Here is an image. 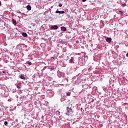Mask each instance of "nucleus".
<instances>
[{"instance_id":"8","label":"nucleus","mask_w":128,"mask_h":128,"mask_svg":"<svg viewBox=\"0 0 128 128\" xmlns=\"http://www.w3.org/2000/svg\"><path fill=\"white\" fill-rule=\"evenodd\" d=\"M56 14H64V11L56 10Z\"/></svg>"},{"instance_id":"31","label":"nucleus","mask_w":128,"mask_h":128,"mask_svg":"<svg viewBox=\"0 0 128 128\" xmlns=\"http://www.w3.org/2000/svg\"><path fill=\"white\" fill-rule=\"evenodd\" d=\"M45 102L46 104V106H48V104H48V102Z\"/></svg>"},{"instance_id":"20","label":"nucleus","mask_w":128,"mask_h":128,"mask_svg":"<svg viewBox=\"0 0 128 128\" xmlns=\"http://www.w3.org/2000/svg\"><path fill=\"white\" fill-rule=\"evenodd\" d=\"M26 62L27 64H28V66H32V62H30V61H27Z\"/></svg>"},{"instance_id":"10","label":"nucleus","mask_w":128,"mask_h":128,"mask_svg":"<svg viewBox=\"0 0 128 128\" xmlns=\"http://www.w3.org/2000/svg\"><path fill=\"white\" fill-rule=\"evenodd\" d=\"M60 30L62 32H66V27L62 26L60 28Z\"/></svg>"},{"instance_id":"35","label":"nucleus","mask_w":128,"mask_h":128,"mask_svg":"<svg viewBox=\"0 0 128 128\" xmlns=\"http://www.w3.org/2000/svg\"><path fill=\"white\" fill-rule=\"evenodd\" d=\"M126 56L128 58V52L126 54Z\"/></svg>"},{"instance_id":"4","label":"nucleus","mask_w":128,"mask_h":128,"mask_svg":"<svg viewBox=\"0 0 128 128\" xmlns=\"http://www.w3.org/2000/svg\"><path fill=\"white\" fill-rule=\"evenodd\" d=\"M116 12H117V14H120V16H124V10H120V9H118Z\"/></svg>"},{"instance_id":"45","label":"nucleus","mask_w":128,"mask_h":128,"mask_svg":"<svg viewBox=\"0 0 128 128\" xmlns=\"http://www.w3.org/2000/svg\"><path fill=\"white\" fill-rule=\"evenodd\" d=\"M60 118V117H59Z\"/></svg>"},{"instance_id":"41","label":"nucleus","mask_w":128,"mask_h":128,"mask_svg":"<svg viewBox=\"0 0 128 128\" xmlns=\"http://www.w3.org/2000/svg\"><path fill=\"white\" fill-rule=\"evenodd\" d=\"M18 14H20V11L18 12Z\"/></svg>"},{"instance_id":"30","label":"nucleus","mask_w":128,"mask_h":128,"mask_svg":"<svg viewBox=\"0 0 128 128\" xmlns=\"http://www.w3.org/2000/svg\"><path fill=\"white\" fill-rule=\"evenodd\" d=\"M8 122H6V121L4 122V124L5 125V126H8Z\"/></svg>"},{"instance_id":"36","label":"nucleus","mask_w":128,"mask_h":128,"mask_svg":"<svg viewBox=\"0 0 128 128\" xmlns=\"http://www.w3.org/2000/svg\"><path fill=\"white\" fill-rule=\"evenodd\" d=\"M51 70H54V68H51Z\"/></svg>"},{"instance_id":"28","label":"nucleus","mask_w":128,"mask_h":128,"mask_svg":"<svg viewBox=\"0 0 128 128\" xmlns=\"http://www.w3.org/2000/svg\"><path fill=\"white\" fill-rule=\"evenodd\" d=\"M59 6L60 8H62V3H59Z\"/></svg>"},{"instance_id":"42","label":"nucleus","mask_w":128,"mask_h":128,"mask_svg":"<svg viewBox=\"0 0 128 128\" xmlns=\"http://www.w3.org/2000/svg\"><path fill=\"white\" fill-rule=\"evenodd\" d=\"M59 86L58 84L56 85V86Z\"/></svg>"},{"instance_id":"3","label":"nucleus","mask_w":128,"mask_h":128,"mask_svg":"<svg viewBox=\"0 0 128 128\" xmlns=\"http://www.w3.org/2000/svg\"><path fill=\"white\" fill-rule=\"evenodd\" d=\"M0 94L4 98H8V93L4 90H0Z\"/></svg>"},{"instance_id":"25","label":"nucleus","mask_w":128,"mask_h":128,"mask_svg":"<svg viewBox=\"0 0 128 128\" xmlns=\"http://www.w3.org/2000/svg\"><path fill=\"white\" fill-rule=\"evenodd\" d=\"M70 92H68L66 93V96H70Z\"/></svg>"},{"instance_id":"44","label":"nucleus","mask_w":128,"mask_h":128,"mask_svg":"<svg viewBox=\"0 0 128 128\" xmlns=\"http://www.w3.org/2000/svg\"><path fill=\"white\" fill-rule=\"evenodd\" d=\"M84 70H82V72H84Z\"/></svg>"},{"instance_id":"19","label":"nucleus","mask_w":128,"mask_h":128,"mask_svg":"<svg viewBox=\"0 0 128 128\" xmlns=\"http://www.w3.org/2000/svg\"><path fill=\"white\" fill-rule=\"evenodd\" d=\"M60 112L58 110L56 111L55 112V114H56V116H60Z\"/></svg>"},{"instance_id":"15","label":"nucleus","mask_w":128,"mask_h":128,"mask_svg":"<svg viewBox=\"0 0 128 128\" xmlns=\"http://www.w3.org/2000/svg\"><path fill=\"white\" fill-rule=\"evenodd\" d=\"M54 94V93L52 92H49V96H50V98H52Z\"/></svg>"},{"instance_id":"5","label":"nucleus","mask_w":128,"mask_h":128,"mask_svg":"<svg viewBox=\"0 0 128 128\" xmlns=\"http://www.w3.org/2000/svg\"><path fill=\"white\" fill-rule=\"evenodd\" d=\"M57 76L59 78H64V73L60 70H58L57 72Z\"/></svg>"},{"instance_id":"16","label":"nucleus","mask_w":128,"mask_h":128,"mask_svg":"<svg viewBox=\"0 0 128 128\" xmlns=\"http://www.w3.org/2000/svg\"><path fill=\"white\" fill-rule=\"evenodd\" d=\"M22 36L24 38H26L28 36V34L26 33V32H22Z\"/></svg>"},{"instance_id":"14","label":"nucleus","mask_w":128,"mask_h":128,"mask_svg":"<svg viewBox=\"0 0 128 128\" xmlns=\"http://www.w3.org/2000/svg\"><path fill=\"white\" fill-rule=\"evenodd\" d=\"M20 78H21V80H26V77H24V74H20Z\"/></svg>"},{"instance_id":"40","label":"nucleus","mask_w":128,"mask_h":128,"mask_svg":"<svg viewBox=\"0 0 128 128\" xmlns=\"http://www.w3.org/2000/svg\"><path fill=\"white\" fill-rule=\"evenodd\" d=\"M0 94H2V90L0 91Z\"/></svg>"},{"instance_id":"1","label":"nucleus","mask_w":128,"mask_h":128,"mask_svg":"<svg viewBox=\"0 0 128 128\" xmlns=\"http://www.w3.org/2000/svg\"><path fill=\"white\" fill-rule=\"evenodd\" d=\"M88 60V56H82L78 58V64L80 66H84Z\"/></svg>"},{"instance_id":"33","label":"nucleus","mask_w":128,"mask_h":128,"mask_svg":"<svg viewBox=\"0 0 128 128\" xmlns=\"http://www.w3.org/2000/svg\"><path fill=\"white\" fill-rule=\"evenodd\" d=\"M92 70V67H90L88 68V70Z\"/></svg>"},{"instance_id":"43","label":"nucleus","mask_w":128,"mask_h":128,"mask_svg":"<svg viewBox=\"0 0 128 128\" xmlns=\"http://www.w3.org/2000/svg\"><path fill=\"white\" fill-rule=\"evenodd\" d=\"M2 72H3V74H4V71H3Z\"/></svg>"},{"instance_id":"23","label":"nucleus","mask_w":128,"mask_h":128,"mask_svg":"<svg viewBox=\"0 0 128 128\" xmlns=\"http://www.w3.org/2000/svg\"><path fill=\"white\" fill-rule=\"evenodd\" d=\"M102 88L104 92H106V86H102Z\"/></svg>"},{"instance_id":"37","label":"nucleus","mask_w":128,"mask_h":128,"mask_svg":"<svg viewBox=\"0 0 128 128\" xmlns=\"http://www.w3.org/2000/svg\"><path fill=\"white\" fill-rule=\"evenodd\" d=\"M94 100L93 99V100H92L91 101L92 102H94Z\"/></svg>"},{"instance_id":"2","label":"nucleus","mask_w":128,"mask_h":128,"mask_svg":"<svg viewBox=\"0 0 128 128\" xmlns=\"http://www.w3.org/2000/svg\"><path fill=\"white\" fill-rule=\"evenodd\" d=\"M66 110L67 112L66 113V114L68 116H72V114L74 112V111H72V107L70 106L66 107Z\"/></svg>"},{"instance_id":"27","label":"nucleus","mask_w":128,"mask_h":128,"mask_svg":"<svg viewBox=\"0 0 128 128\" xmlns=\"http://www.w3.org/2000/svg\"><path fill=\"white\" fill-rule=\"evenodd\" d=\"M46 68H48V67L47 66L44 67L43 69L42 70H42H46Z\"/></svg>"},{"instance_id":"7","label":"nucleus","mask_w":128,"mask_h":128,"mask_svg":"<svg viewBox=\"0 0 128 128\" xmlns=\"http://www.w3.org/2000/svg\"><path fill=\"white\" fill-rule=\"evenodd\" d=\"M50 28L51 30H58V25H54V26H50Z\"/></svg>"},{"instance_id":"34","label":"nucleus","mask_w":128,"mask_h":128,"mask_svg":"<svg viewBox=\"0 0 128 128\" xmlns=\"http://www.w3.org/2000/svg\"><path fill=\"white\" fill-rule=\"evenodd\" d=\"M82 2H86V0H82Z\"/></svg>"},{"instance_id":"6","label":"nucleus","mask_w":128,"mask_h":128,"mask_svg":"<svg viewBox=\"0 0 128 128\" xmlns=\"http://www.w3.org/2000/svg\"><path fill=\"white\" fill-rule=\"evenodd\" d=\"M75 60L76 57H71L70 59L69 60V64H74Z\"/></svg>"},{"instance_id":"29","label":"nucleus","mask_w":128,"mask_h":128,"mask_svg":"<svg viewBox=\"0 0 128 128\" xmlns=\"http://www.w3.org/2000/svg\"><path fill=\"white\" fill-rule=\"evenodd\" d=\"M54 60V57H52L50 59V60Z\"/></svg>"},{"instance_id":"17","label":"nucleus","mask_w":128,"mask_h":128,"mask_svg":"<svg viewBox=\"0 0 128 128\" xmlns=\"http://www.w3.org/2000/svg\"><path fill=\"white\" fill-rule=\"evenodd\" d=\"M12 24L14 26H16V21L14 19L12 20Z\"/></svg>"},{"instance_id":"18","label":"nucleus","mask_w":128,"mask_h":128,"mask_svg":"<svg viewBox=\"0 0 128 128\" xmlns=\"http://www.w3.org/2000/svg\"><path fill=\"white\" fill-rule=\"evenodd\" d=\"M59 42L60 44H64V40H62V39H60L59 40Z\"/></svg>"},{"instance_id":"11","label":"nucleus","mask_w":128,"mask_h":128,"mask_svg":"<svg viewBox=\"0 0 128 128\" xmlns=\"http://www.w3.org/2000/svg\"><path fill=\"white\" fill-rule=\"evenodd\" d=\"M16 86L18 88H20V86H22V84H20V82H18V84H16Z\"/></svg>"},{"instance_id":"24","label":"nucleus","mask_w":128,"mask_h":128,"mask_svg":"<svg viewBox=\"0 0 128 128\" xmlns=\"http://www.w3.org/2000/svg\"><path fill=\"white\" fill-rule=\"evenodd\" d=\"M62 66H66V64H64V61H62Z\"/></svg>"},{"instance_id":"13","label":"nucleus","mask_w":128,"mask_h":128,"mask_svg":"<svg viewBox=\"0 0 128 128\" xmlns=\"http://www.w3.org/2000/svg\"><path fill=\"white\" fill-rule=\"evenodd\" d=\"M26 8L28 10H32V6H30V5H28L26 6Z\"/></svg>"},{"instance_id":"38","label":"nucleus","mask_w":128,"mask_h":128,"mask_svg":"<svg viewBox=\"0 0 128 128\" xmlns=\"http://www.w3.org/2000/svg\"><path fill=\"white\" fill-rule=\"evenodd\" d=\"M2 64H0V68H2Z\"/></svg>"},{"instance_id":"22","label":"nucleus","mask_w":128,"mask_h":128,"mask_svg":"<svg viewBox=\"0 0 128 128\" xmlns=\"http://www.w3.org/2000/svg\"><path fill=\"white\" fill-rule=\"evenodd\" d=\"M22 100H26V96H22Z\"/></svg>"},{"instance_id":"12","label":"nucleus","mask_w":128,"mask_h":128,"mask_svg":"<svg viewBox=\"0 0 128 128\" xmlns=\"http://www.w3.org/2000/svg\"><path fill=\"white\" fill-rule=\"evenodd\" d=\"M106 42H112V38H107L106 39Z\"/></svg>"},{"instance_id":"32","label":"nucleus","mask_w":128,"mask_h":128,"mask_svg":"<svg viewBox=\"0 0 128 128\" xmlns=\"http://www.w3.org/2000/svg\"><path fill=\"white\" fill-rule=\"evenodd\" d=\"M32 78H36V74L33 75Z\"/></svg>"},{"instance_id":"9","label":"nucleus","mask_w":128,"mask_h":128,"mask_svg":"<svg viewBox=\"0 0 128 128\" xmlns=\"http://www.w3.org/2000/svg\"><path fill=\"white\" fill-rule=\"evenodd\" d=\"M2 89L0 90H4L6 92V86L3 85L1 86Z\"/></svg>"},{"instance_id":"21","label":"nucleus","mask_w":128,"mask_h":128,"mask_svg":"<svg viewBox=\"0 0 128 128\" xmlns=\"http://www.w3.org/2000/svg\"><path fill=\"white\" fill-rule=\"evenodd\" d=\"M60 100L62 102H64V98H62H62H60Z\"/></svg>"},{"instance_id":"39","label":"nucleus","mask_w":128,"mask_h":128,"mask_svg":"<svg viewBox=\"0 0 128 128\" xmlns=\"http://www.w3.org/2000/svg\"><path fill=\"white\" fill-rule=\"evenodd\" d=\"M2 6V2L0 1V6Z\"/></svg>"},{"instance_id":"26","label":"nucleus","mask_w":128,"mask_h":128,"mask_svg":"<svg viewBox=\"0 0 128 128\" xmlns=\"http://www.w3.org/2000/svg\"><path fill=\"white\" fill-rule=\"evenodd\" d=\"M122 6H126V4L124 3L122 4Z\"/></svg>"}]
</instances>
